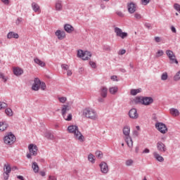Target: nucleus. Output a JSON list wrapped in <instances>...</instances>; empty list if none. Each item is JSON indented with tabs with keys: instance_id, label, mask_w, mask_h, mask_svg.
<instances>
[{
	"instance_id": "obj_1",
	"label": "nucleus",
	"mask_w": 180,
	"mask_h": 180,
	"mask_svg": "<svg viewBox=\"0 0 180 180\" xmlns=\"http://www.w3.org/2000/svg\"><path fill=\"white\" fill-rule=\"evenodd\" d=\"M68 133H70L72 134H74L75 139L76 140H79L81 143H83V141H85V137L81 131H79V129H78V126L77 125H70L68 127Z\"/></svg>"
},
{
	"instance_id": "obj_2",
	"label": "nucleus",
	"mask_w": 180,
	"mask_h": 180,
	"mask_svg": "<svg viewBox=\"0 0 180 180\" xmlns=\"http://www.w3.org/2000/svg\"><path fill=\"white\" fill-rule=\"evenodd\" d=\"M153 102L154 99H153V97L138 96L134 99V103L136 105L141 103V105H144V106H150Z\"/></svg>"
},
{
	"instance_id": "obj_3",
	"label": "nucleus",
	"mask_w": 180,
	"mask_h": 180,
	"mask_svg": "<svg viewBox=\"0 0 180 180\" xmlns=\"http://www.w3.org/2000/svg\"><path fill=\"white\" fill-rule=\"evenodd\" d=\"M83 116L86 119H91V120H96L98 119V115L96 111L92 108H86L83 110Z\"/></svg>"
},
{
	"instance_id": "obj_4",
	"label": "nucleus",
	"mask_w": 180,
	"mask_h": 180,
	"mask_svg": "<svg viewBox=\"0 0 180 180\" xmlns=\"http://www.w3.org/2000/svg\"><path fill=\"white\" fill-rule=\"evenodd\" d=\"M4 144L7 146H12V144L15 143L16 141V136L12 134V132H8L7 134L4 137Z\"/></svg>"
},
{
	"instance_id": "obj_5",
	"label": "nucleus",
	"mask_w": 180,
	"mask_h": 180,
	"mask_svg": "<svg viewBox=\"0 0 180 180\" xmlns=\"http://www.w3.org/2000/svg\"><path fill=\"white\" fill-rule=\"evenodd\" d=\"M77 56L79 58H82V60H89V57H92V53L90 51H86L84 52V51L79 49L77 51Z\"/></svg>"
},
{
	"instance_id": "obj_6",
	"label": "nucleus",
	"mask_w": 180,
	"mask_h": 180,
	"mask_svg": "<svg viewBox=\"0 0 180 180\" xmlns=\"http://www.w3.org/2000/svg\"><path fill=\"white\" fill-rule=\"evenodd\" d=\"M155 127L162 134H165L168 131V128H167V125L162 122H157L155 124Z\"/></svg>"
},
{
	"instance_id": "obj_7",
	"label": "nucleus",
	"mask_w": 180,
	"mask_h": 180,
	"mask_svg": "<svg viewBox=\"0 0 180 180\" xmlns=\"http://www.w3.org/2000/svg\"><path fill=\"white\" fill-rule=\"evenodd\" d=\"M166 54L169 58L171 64H174V63L178 64V60H176V56H175V54L171 50L166 51Z\"/></svg>"
},
{
	"instance_id": "obj_8",
	"label": "nucleus",
	"mask_w": 180,
	"mask_h": 180,
	"mask_svg": "<svg viewBox=\"0 0 180 180\" xmlns=\"http://www.w3.org/2000/svg\"><path fill=\"white\" fill-rule=\"evenodd\" d=\"M114 32L116 34V36L117 37H121V39H126V37H127V36H128L127 32H123L122 29H120L117 27H115L114 28Z\"/></svg>"
},
{
	"instance_id": "obj_9",
	"label": "nucleus",
	"mask_w": 180,
	"mask_h": 180,
	"mask_svg": "<svg viewBox=\"0 0 180 180\" xmlns=\"http://www.w3.org/2000/svg\"><path fill=\"white\" fill-rule=\"evenodd\" d=\"M127 10L129 13H134L137 11V4L134 2L127 3Z\"/></svg>"
},
{
	"instance_id": "obj_10",
	"label": "nucleus",
	"mask_w": 180,
	"mask_h": 180,
	"mask_svg": "<svg viewBox=\"0 0 180 180\" xmlns=\"http://www.w3.org/2000/svg\"><path fill=\"white\" fill-rule=\"evenodd\" d=\"M99 167L102 174H108V172H109V166L106 162H101L99 164Z\"/></svg>"
},
{
	"instance_id": "obj_11",
	"label": "nucleus",
	"mask_w": 180,
	"mask_h": 180,
	"mask_svg": "<svg viewBox=\"0 0 180 180\" xmlns=\"http://www.w3.org/2000/svg\"><path fill=\"white\" fill-rule=\"evenodd\" d=\"M156 147L159 153H165V151H167V146L162 141H158L156 144Z\"/></svg>"
},
{
	"instance_id": "obj_12",
	"label": "nucleus",
	"mask_w": 180,
	"mask_h": 180,
	"mask_svg": "<svg viewBox=\"0 0 180 180\" xmlns=\"http://www.w3.org/2000/svg\"><path fill=\"white\" fill-rule=\"evenodd\" d=\"M130 119H134L136 120V119H139V113L137 112V109L136 108H131L128 113Z\"/></svg>"
},
{
	"instance_id": "obj_13",
	"label": "nucleus",
	"mask_w": 180,
	"mask_h": 180,
	"mask_svg": "<svg viewBox=\"0 0 180 180\" xmlns=\"http://www.w3.org/2000/svg\"><path fill=\"white\" fill-rule=\"evenodd\" d=\"M28 150L32 155H37V146L31 143L28 146Z\"/></svg>"
},
{
	"instance_id": "obj_14",
	"label": "nucleus",
	"mask_w": 180,
	"mask_h": 180,
	"mask_svg": "<svg viewBox=\"0 0 180 180\" xmlns=\"http://www.w3.org/2000/svg\"><path fill=\"white\" fill-rule=\"evenodd\" d=\"M32 91H39L40 89V79L34 78V84L32 86Z\"/></svg>"
},
{
	"instance_id": "obj_15",
	"label": "nucleus",
	"mask_w": 180,
	"mask_h": 180,
	"mask_svg": "<svg viewBox=\"0 0 180 180\" xmlns=\"http://www.w3.org/2000/svg\"><path fill=\"white\" fill-rule=\"evenodd\" d=\"M56 36L58 37V40H64L65 39V32L58 30L55 32Z\"/></svg>"
},
{
	"instance_id": "obj_16",
	"label": "nucleus",
	"mask_w": 180,
	"mask_h": 180,
	"mask_svg": "<svg viewBox=\"0 0 180 180\" xmlns=\"http://www.w3.org/2000/svg\"><path fill=\"white\" fill-rule=\"evenodd\" d=\"M100 95L102 98H106L108 96V87L102 86L100 88Z\"/></svg>"
},
{
	"instance_id": "obj_17",
	"label": "nucleus",
	"mask_w": 180,
	"mask_h": 180,
	"mask_svg": "<svg viewBox=\"0 0 180 180\" xmlns=\"http://www.w3.org/2000/svg\"><path fill=\"white\" fill-rule=\"evenodd\" d=\"M32 11H34V12H35L36 13H40L41 12V11L40 10V6H39V4H37V3L36 2H33L32 4Z\"/></svg>"
},
{
	"instance_id": "obj_18",
	"label": "nucleus",
	"mask_w": 180,
	"mask_h": 180,
	"mask_svg": "<svg viewBox=\"0 0 180 180\" xmlns=\"http://www.w3.org/2000/svg\"><path fill=\"white\" fill-rule=\"evenodd\" d=\"M123 134L126 136V137H130V126L126 125L124 127L123 129Z\"/></svg>"
},
{
	"instance_id": "obj_19",
	"label": "nucleus",
	"mask_w": 180,
	"mask_h": 180,
	"mask_svg": "<svg viewBox=\"0 0 180 180\" xmlns=\"http://www.w3.org/2000/svg\"><path fill=\"white\" fill-rule=\"evenodd\" d=\"M55 8H56V11H63V1L61 0H58L56 2Z\"/></svg>"
},
{
	"instance_id": "obj_20",
	"label": "nucleus",
	"mask_w": 180,
	"mask_h": 180,
	"mask_svg": "<svg viewBox=\"0 0 180 180\" xmlns=\"http://www.w3.org/2000/svg\"><path fill=\"white\" fill-rule=\"evenodd\" d=\"M64 30H65L67 33H72V32H74V27L70 24H65L64 25Z\"/></svg>"
},
{
	"instance_id": "obj_21",
	"label": "nucleus",
	"mask_w": 180,
	"mask_h": 180,
	"mask_svg": "<svg viewBox=\"0 0 180 180\" xmlns=\"http://www.w3.org/2000/svg\"><path fill=\"white\" fill-rule=\"evenodd\" d=\"M68 110H70V106H68L67 105H63L62 110H61V113H62V116L64 119H65V115H67Z\"/></svg>"
},
{
	"instance_id": "obj_22",
	"label": "nucleus",
	"mask_w": 180,
	"mask_h": 180,
	"mask_svg": "<svg viewBox=\"0 0 180 180\" xmlns=\"http://www.w3.org/2000/svg\"><path fill=\"white\" fill-rule=\"evenodd\" d=\"M7 39H19V34L16 32H10L7 34Z\"/></svg>"
},
{
	"instance_id": "obj_23",
	"label": "nucleus",
	"mask_w": 180,
	"mask_h": 180,
	"mask_svg": "<svg viewBox=\"0 0 180 180\" xmlns=\"http://www.w3.org/2000/svg\"><path fill=\"white\" fill-rule=\"evenodd\" d=\"M153 157L157 160V161H159V162H164V158L162 156L160 155L158 153L154 152L153 153Z\"/></svg>"
},
{
	"instance_id": "obj_24",
	"label": "nucleus",
	"mask_w": 180,
	"mask_h": 180,
	"mask_svg": "<svg viewBox=\"0 0 180 180\" xmlns=\"http://www.w3.org/2000/svg\"><path fill=\"white\" fill-rule=\"evenodd\" d=\"M13 74L14 75L19 77V75H22V74H23V70L19 68H13Z\"/></svg>"
},
{
	"instance_id": "obj_25",
	"label": "nucleus",
	"mask_w": 180,
	"mask_h": 180,
	"mask_svg": "<svg viewBox=\"0 0 180 180\" xmlns=\"http://www.w3.org/2000/svg\"><path fill=\"white\" fill-rule=\"evenodd\" d=\"M34 63L37 64L38 65H39L40 67H46V63L41 61L40 59H39L38 58H35L34 59Z\"/></svg>"
},
{
	"instance_id": "obj_26",
	"label": "nucleus",
	"mask_w": 180,
	"mask_h": 180,
	"mask_svg": "<svg viewBox=\"0 0 180 180\" xmlns=\"http://www.w3.org/2000/svg\"><path fill=\"white\" fill-rule=\"evenodd\" d=\"M125 141H126L128 147H129L130 148H131V147H133V139H131V137H130V136L126 137Z\"/></svg>"
},
{
	"instance_id": "obj_27",
	"label": "nucleus",
	"mask_w": 180,
	"mask_h": 180,
	"mask_svg": "<svg viewBox=\"0 0 180 180\" xmlns=\"http://www.w3.org/2000/svg\"><path fill=\"white\" fill-rule=\"evenodd\" d=\"M32 168L35 174H37L40 169L39 165H37V162H32Z\"/></svg>"
},
{
	"instance_id": "obj_28",
	"label": "nucleus",
	"mask_w": 180,
	"mask_h": 180,
	"mask_svg": "<svg viewBox=\"0 0 180 180\" xmlns=\"http://www.w3.org/2000/svg\"><path fill=\"white\" fill-rule=\"evenodd\" d=\"M6 129H8V124H6V122H0V131H5Z\"/></svg>"
},
{
	"instance_id": "obj_29",
	"label": "nucleus",
	"mask_w": 180,
	"mask_h": 180,
	"mask_svg": "<svg viewBox=\"0 0 180 180\" xmlns=\"http://www.w3.org/2000/svg\"><path fill=\"white\" fill-rule=\"evenodd\" d=\"M117 91H119V89L116 86L109 88V92L111 95H115L117 93Z\"/></svg>"
},
{
	"instance_id": "obj_30",
	"label": "nucleus",
	"mask_w": 180,
	"mask_h": 180,
	"mask_svg": "<svg viewBox=\"0 0 180 180\" xmlns=\"http://www.w3.org/2000/svg\"><path fill=\"white\" fill-rule=\"evenodd\" d=\"M169 112L172 116H179V110H178L176 108H171Z\"/></svg>"
},
{
	"instance_id": "obj_31",
	"label": "nucleus",
	"mask_w": 180,
	"mask_h": 180,
	"mask_svg": "<svg viewBox=\"0 0 180 180\" xmlns=\"http://www.w3.org/2000/svg\"><path fill=\"white\" fill-rule=\"evenodd\" d=\"M45 137L48 139V140H54V135L50 131H46L45 133Z\"/></svg>"
},
{
	"instance_id": "obj_32",
	"label": "nucleus",
	"mask_w": 180,
	"mask_h": 180,
	"mask_svg": "<svg viewBox=\"0 0 180 180\" xmlns=\"http://www.w3.org/2000/svg\"><path fill=\"white\" fill-rule=\"evenodd\" d=\"M4 172H6L8 174H11V171H12V167H11V165L9 164L4 165Z\"/></svg>"
},
{
	"instance_id": "obj_33",
	"label": "nucleus",
	"mask_w": 180,
	"mask_h": 180,
	"mask_svg": "<svg viewBox=\"0 0 180 180\" xmlns=\"http://www.w3.org/2000/svg\"><path fill=\"white\" fill-rule=\"evenodd\" d=\"M141 92V89H131L130 94L133 96H136L137 94H140Z\"/></svg>"
},
{
	"instance_id": "obj_34",
	"label": "nucleus",
	"mask_w": 180,
	"mask_h": 180,
	"mask_svg": "<svg viewBox=\"0 0 180 180\" xmlns=\"http://www.w3.org/2000/svg\"><path fill=\"white\" fill-rule=\"evenodd\" d=\"M5 113L7 116H13V111L11 108H8L5 110Z\"/></svg>"
},
{
	"instance_id": "obj_35",
	"label": "nucleus",
	"mask_w": 180,
	"mask_h": 180,
	"mask_svg": "<svg viewBox=\"0 0 180 180\" xmlns=\"http://www.w3.org/2000/svg\"><path fill=\"white\" fill-rule=\"evenodd\" d=\"M88 160L91 164H95V156L92 154H89L88 156Z\"/></svg>"
},
{
	"instance_id": "obj_36",
	"label": "nucleus",
	"mask_w": 180,
	"mask_h": 180,
	"mask_svg": "<svg viewBox=\"0 0 180 180\" xmlns=\"http://www.w3.org/2000/svg\"><path fill=\"white\" fill-rule=\"evenodd\" d=\"M46 88H47V86H46V83L40 80L39 89H41V91H46Z\"/></svg>"
},
{
	"instance_id": "obj_37",
	"label": "nucleus",
	"mask_w": 180,
	"mask_h": 180,
	"mask_svg": "<svg viewBox=\"0 0 180 180\" xmlns=\"http://www.w3.org/2000/svg\"><path fill=\"white\" fill-rule=\"evenodd\" d=\"M161 79L162 81H167L168 79V73L164 72L161 75Z\"/></svg>"
},
{
	"instance_id": "obj_38",
	"label": "nucleus",
	"mask_w": 180,
	"mask_h": 180,
	"mask_svg": "<svg viewBox=\"0 0 180 180\" xmlns=\"http://www.w3.org/2000/svg\"><path fill=\"white\" fill-rule=\"evenodd\" d=\"M134 162L133 161V160L129 159V160H126L125 165H127V167H131V165H133Z\"/></svg>"
},
{
	"instance_id": "obj_39",
	"label": "nucleus",
	"mask_w": 180,
	"mask_h": 180,
	"mask_svg": "<svg viewBox=\"0 0 180 180\" xmlns=\"http://www.w3.org/2000/svg\"><path fill=\"white\" fill-rule=\"evenodd\" d=\"M96 156L97 157V158H102V157H103V154L102 153V151L97 150L96 152Z\"/></svg>"
},
{
	"instance_id": "obj_40",
	"label": "nucleus",
	"mask_w": 180,
	"mask_h": 180,
	"mask_svg": "<svg viewBox=\"0 0 180 180\" xmlns=\"http://www.w3.org/2000/svg\"><path fill=\"white\" fill-rule=\"evenodd\" d=\"M6 108H8V104L5 102L0 101V109H6Z\"/></svg>"
},
{
	"instance_id": "obj_41",
	"label": "nucleus",
	"mask_w": 180,
	"mask_h": 180,
	"mask_svg": "<svg viewBox=\"0 0 180 180\" xmlns=\"http://www.w3.org/2000/svg\"><path fill=\"white\" fill-rule=\"evenodd\" d=\"M0 78L3 79L4 82H6L8 81V77H5V75L0 72Z\"/></svg>"
},
{
	"instance_id": "obj_42",
	"label": "nucleus",
	"mask_w": 180,
	"mask_h": 180,
	"mask_svg": "<svg viewBox=\"0 0 180 180\" xmlns=\"http://www.w3.org/2000/svg\"><path fill=\"white\" fill-rule=\"evenodd\" d=\"M179 79H180V70L174 77V81H179Z\"/></svg>"
},
{
	"instance_id": "obj_43",
	"label": "nucleus",
	"mask_w": 180,
	"mask_h": 180,
	"mask_svg": "<svg viewBox=\"0 0 180 180\" xmlns=\"http://www.w3.org/2000/svg\"><path fill=\"white\" fill-rule=\"evenodd\" d=\"M103 50L105 51H111L112 48L109 45H104L103 47Z\"/></svg>"
},
{
	"instance_id": "obj_44",
	"label": "nucleus",
	"mask_w": 180,
	"mask_h": 180,
	"mask_svg": "<svg viewBox=\"0 0 180 180\" xmlns=\"http://www.w3.org/2000/svg\"><path fill=\"white\" fill-rule=\"evenodd\" d=\"M174 8L175 11H176L177 12H179L180 13V5H179V4H177V3L174 4Z\"/></svg>"
},
{
	"instance_id": "obj_45",
	"label": "nucleus",
	"mask_w": 180,
	"mask_h": 180,
	"mask_svg": "<svg viewBox=\"0 0 180 180\" xmlns=\"http://www.w3.org/2000/svg\"><path fill=\"white\" fill-rule=\"evenodd\" d=\"M164 56V51L162 50H159L156 53V57H162Z\"/></svg>"
},
{
	"instance_id": "obj_46",
	"label": "nucleus",
	"mask_w": 180,
	"mask_h": 180,
	"mask_svg": "<svg viewBox=\"0 0 180 180\" xmlns=\"http://www.w3.org/2000/svg\"><path fill=\"white\" fill-rule=\"evenodd\" d=\"M58 101H59V102H60V103H65V102H67V98L66 97H59Z\"/></svg>"
},
{
	"instance_id": "obj_47",
	"label": "nucleus",
	"mask_w": 180,
	"mask_h": 180,
	"mask_svg": "<svg viewBox=\"0 0 180 180\" xmlns=\"http://www.w3.org/2000/svg\"><path fill=\"white\" fill-rule=\"evenodd\" d=\"M134 18L135 19H137L138 20H139V19H142L143 16H141V14L139 13H135Z\"/></svg>"
},
{
	"instance_id": "obj_48",
	"label": "nucleus",
	"mask_w": 180,
	"mask_h": 180,
	"mask_svg": "<svg viewBox=\"0 0 180 180\" xmlns=\"http://www.w3.org/2000/svg\"><path fill=\"white\" fill-rule=\"evenodd\" d=\"M150 0H141V5H148V4H150Z\"/></svg>"
},
{
	"instance_id": "obj_49",
	"label": "nucleus",
	"mask_w": 180,
	"mask_h": 180,
	"mask_svg": "<svg viewBox=\"0 0 180 180\" xmlns=\"http://www.w3.org/2000/svg\"><path fill=\"white\" fill-rule=\"evenodd\" d=\"M4 179V180H8L9 179V173L4 172L3 174Z\"/></svg>"
},
{
	"instance_id": "obj_50",
	"label": "nucleus",
	"mask_w": 180,
	"mask_h": 180,
	"mask_svg": "<svg viewBox=\"0 0 180 180\" xmlns=\"http://www.w3.org/2000/svg\"><path fill=\"white\" fill-rule=\"evenodd\" d=\"M22 21H23V18H18L17 20H15V25H19V24L22 23Z\"/></svg>"
},
{
	"instance_id": "obj_51",
	"label": "nucleus",
	"mask_w": 180,
	"mask_h": 180,
	"mask_svg": "<svg viewBox=\"0 0 180 180\" xmlns=\"http://www.w3.org/2000/svg\"><path fill=\"white\" fill-rule=\"evenodd\" d=\"M65 120H67V122H71V120H72V114H69L68 117L65 118Z\"/></svg>"
},
{
	"instance_id": "obj_52",
	"label": "nucleus",
	"mask_w": 180,
	"mask_h": 180,
	"mask_svg": "<svg viewBox=\"0 0 180 180\" xmlns=\"http://www.w3.org/2000/svg\"><path fill=\"white\" fill-rule=\"evenodd\" d=\"M89 64L91 65V68H96V63L95 62L90 61Z\"/></svg>"
},
{
	"instance_id": "obj_53",
	"label": "nucleus",
	"mask_w": 180,
	"mask_h": 180,
	"mask_svg": "<svg viewBox=\"0 0 180 180\" xmlns=\"http://www.w3.org/2000/svg\"><path fill=\"white\" fill-rule=\"evenodd\" d=\"M118 54H119L120 56H123V54H126V50H124V49L120 50V51H119Z\"/></svg>"
},
{
	"instance_id": "obj_54",
	"label": "nucleus",
	"mask_w": 180,
	"mask_h": 180,
	"mask_svg": "<svg viewBox=\"0 0 180 180\" xmlns=\"http://www.w3.org/2000/svg\"><path fill=\"white\" fill-rule=\"evenodd\" d=\"M116 13L118 16H120V18H123V16H124V15L123 14V13H122V11H117Z\"/></svg>"
},
{
	"instance_id": "obj_55",
	"label": "nucleus",
	"mask_w": 180,
	"mask_h": 180,
	"mask_svg": "<svg viewBox=\"0 0 180 180\" xmlns=\"http://www.w3.org/2000/svg\"><path fill=\"white\" fill-rule=\"evenodd\" d=\"M98 102H100V103H103V102H105V98H103V97H99L98 98Z\"/></svg>"
},
{
	"instance_id": "obj_56",
	"label": "nucleus",
	"mask_w": 180,
	"mask_h": 180,
	"mask_svg": "<svg viewBox=\"0 0 180 180\" xmlns=\"http://www.w3.org/2000/svg\"><path fill=\"white\" fill-rule=\"evenodd\" d=\"M61 67H62V68L63 69V70H68V65H67V64H63L62 65H61Z\"/></svg>"
},
{
	"instance_id": "obj_57",
	"label": "nucleus",
	"mask_w": 180,
	"mask_h": 180,
	"mask_svg": "<svg viewBox=\"0 0 180 180\" xmlns=\"http://www.w3.org/2000/svg\"><path fill=\"white\" fill-rule=\"evenodd\" d=\"M155 41L156 43H160V41H161V38L160 37H155Z\"/></svg>"
},
{
	"instance_id": "obj_58",
	"label": "nucleus",
	"mask_w": 180,
	"mask_h": 180,
	"mask_svg": "<svg viewBox=\"0 0 180 180\" xmlns=\"http://www.w3.org/2000/svg\"><path fill=\"white\" fill-rule=\"evenodd\" d=\"M4 5H9V0H1Z\"/></svg>"
},
{
	"instance_id": "obj_59",
	"label": "nucleus",
	"mask_w": 180,
	"mask_h": 180,
	"mask_svg": "<svg viewBox=\"0 0 180 180\" xmlns=\"http://www.w3.org/2000/svg\"><path fill=\"white\" fill-rule=\"evenodd\" d=\"M111 79H112V81H119V80L117 79V76H116V75H112V76H111Z\"/></svg>"
},
{
	"instance_id": "obj_60",
	"label": "nucleus",
	"mask_w": 180,
	"mask_h": 180,
	"mask_svg": "<svg viewBox=\"0 0 180 180\" xmlns=\"http://www.w3.org/2000/svg\"><path fill=\"white\" fill-rule=\"evenodd\" d=\"M49 180H57V178L54 176H49Z\"/></svg>"
},
{
	"instance_id": "obj_61",
	"label": "nucleus",
	"mask_w": 180,
	"mask_h": 180,
	"mask_svg": "<svg viewBox=\"0 0 180 180\" xmlns=\"http://www.w3.org/2000/svg\"><path fill=\"white\" fill-rule=\"evenodd\" d=\"M171 30L173 33H176V29L175 28V27L172 26L171 27Z\"/></svg>"
},
{
	"instance_id": "obj_62",
	"label": "nucleus",
	"mask_w": 180,
	"mask_h": 180,
	"mask_svg": "<svg viewBox=\"0 0 180 180\" xmlns=\"http://www.w3.org/2000/svg\"><path fill=\"white\" fill-rule=\"evenodd\" d=\"M145 26L147 27V29H151V24L150 23H145Z\"/></svg>"
},
{
	"instance_id": "obj_63",
	"label": "nucleus",
	"mask_w": 180,
	"mask_h": 180,
	"mask_svg": "<svg viewBox=\"0 0 180 180\" xmlns=\"http://www.w3.org/2000/svg\"><path fill=\"white\" fill-rule=\"evenodd\" d=\"M143 153H145V154H148V153H150V149L146 148V149H144Z\"/></svg>"
},
{
	"instance_id": "obj_64",
	"label": "nucleus",
	"mask_w": 180,
	"mask_h": 180,
	"mask_svg": "<svg viewBox=\"0 0 180 180\" xmlns=\"http://www.w3.org/2000/svg\"><path fill=\"white\" fill-rule=\"evenodd\" d=\"M133 134H134L136 137H137V136H139V131H137L136 130H135V131H134Z\"/></svg>"
}]
</instances>
